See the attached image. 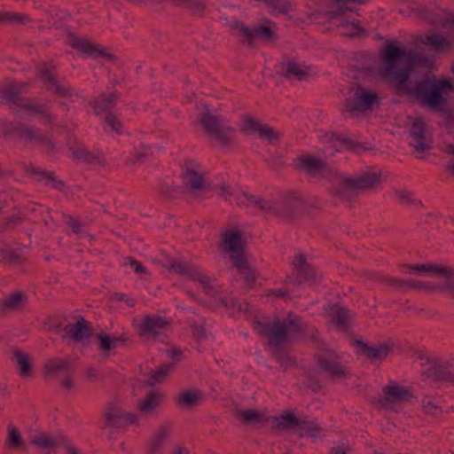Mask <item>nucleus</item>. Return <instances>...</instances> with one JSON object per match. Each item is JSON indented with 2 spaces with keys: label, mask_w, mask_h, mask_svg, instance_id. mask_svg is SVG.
<instances>
[{
  "label": "nucleus",
  "mask_w": 454,
  "mask_h": 454,
  "mask_svg": "<svg viewBox=\"0 0 454 454\" xmlns=\"http://www.w3.org/2000/svg\"><path fill=\"white\" fill-rule=\"evenodd\" d=\"M405 55L406 50L397 42L387 43L380 51L379 76L393 86L398 94L411 97L429 109L447 112L449 96L454 93V84L446 79H437L430 71L411 81V67L403 65V61Z\"/></svg>",
  "instance_id": "nucleus-1"
},
{
  "label": "nucleus",
  "mask_w": 454,
  "mask_h": 454,
  "mask_svg": "<svg viewBox=\"0 0 454 454\" xmlns=\"http://www.w3.org/2000/svg\"><path fill=\"white\" fill-rule=\"evenodd\" d=\"M409 273L416 276H433L442 280L433 283L427 280L408 279L407 290L426 294L442 293L454 298V264L433 262L423 263H409L403 266Z\"/></svg>",
  "instance_id": "nucleus-2"
},
{
  "label": "nucleus",
  "mask_w": 454,
  "mask_h": 454,
  "mask_svg": "<svg viewBox=\"0 0 454 454\" xmlns=\"http://www.w3.org/2000/svg\"><path fill=\"white\" fill-rule=\"evenodd\" d=\"M255 328L267 340L268 344L276 348L286 345L294 334L308 333L307 324L293 312L264 323L255 322Z\"/></svg>",
  "instance_id": "nucleus-3"
},
{
  "label": "nucleus",
  "mask_w": 454,
  "mask_h": 454,
  "mask_svg": "<svg viewBox=\"0 0 454 454\" xmlns=\"http://www.w3.org/2000/svg\"><path fill=\"white\" fill-rule=\"evenodd\" d=\"M380 104L379 92L360 82L351 84L342 106V114L351 119H360L376 111Z\"/></svg>",
  "instance_id": "nucleus-4"
},
{
  "label": "nucleus",
  "mask_w": 454,
  "mask_h": 454,
  "mask_svg": "<svg viewBox=\"0 0 454 454\" xmlns=\"http://www.w3.org/2000/svg\"><path fill=\"white\" fill-rule=\"evenodd\" d=\"M198 124L202 132L221 147H229L233 143L235 129L209 104L202 106Z\"/></svg>",
  "instance_id": "nucleus-5"
},
{
  "label": "nucleus",
  "mask_w": 454,
  "mask_h": 454,
  "mask_svg": "<svg viewBox=\"0 0 454 454\" xmlns=\"http://www.w3.org/2000/svg\"><path fill=\"white\" fill-rule=\"evenodd\" d=\"M231 27L239 42L249 48H255L258 42L274 43L278 38L277 24L265 17L254 27L237 20L231 24Z\"/></svg>",
  "instance_id": "nucleus-6"
},
{
  "label": "nucleus",
  "mask_w": 454,
  "mask_h": 454,
  "mask_svg": "<svg viewBox=\"0 0 454 454\" xmlns=\"http://www.w3.org/2000/svg\"><path fill=\"white\" fill-rule=\"evenodd\" d=\"M381 179V171H364L355 176L340 171L334 197L342 201H350L354 193L375 189Z\"/></svg>",
  "instance_id": "nucleus-7"
},
{
  "label": "nucleus",
  "mask_w": 454,
  "mask_h": 454,
  "mask_svg": "<svg viewBox=\"0 0 454 454\" xmlns=\"http://www.w3.org/2000/svg\"><path fill=\"white\" fill-rule=\"evenodd\" d=\"M179 177L184 194L194 196L208 190L207 172L196 160L188 159L181 164Z\"/></svg>",
  "instance_id": "nucleus-8"
},
{
  "label": "nucleus",
  "mask_w": 454,
  "mask_h": 454,
  "mask_svg": "<svg viewBox=\"0 0 454 454\" xmlns=\"http://www.w3.org/2000/svg\"><path fill=\"white\" fill-rule=\"evenodd\" d=\"M246 234L240 226L229 224L221 229L218 247L230 262L246 256Z\"/></svg>",
  "instance_id": "nucleus-9"
},
{
  "label": "nucleus",
  "mask_w": 454,
  "mask_h": 454,
  "mask_svg": "<svg viewBox=\"0 0 454 454\" xmlns=\"http://www.w3.org/2000/svg\"><path fill=\"white\" fill-rule=\"evenodd\" d=\"M297 168L312 177H321L328 181L330 192L333 196L335 195L340 171L330 167L325 160L313 156H301L297 159Z\"/></svg>",
  "instance_id": "nucleus-10"
},
{
  "label": "nucleus",
  "mask_w": 454,
  "mask_h": 454,
  "mask_svg": "<svg viewBox=\"0 0 454 454\" xmlns=\"http://www.w3.org/2000/svg\"><path fill=\"white\" fill-rule=\"evenodd\" d=\"M67 44L83 57L90 58L94 60L101 59L109 64H116L119 61L117 55L110 48L85 37L71 35Z\"/></svg>",
  "instance_id": "nucleus-11"
},
{
  "label": "nucleus",
  "mask_w": 454,
  "mask_h": 454,
  "mask_svg": "<svg viewBox=\"0 0 454 454\" xmlns=\"http://www.w3.org/2000/svg\"><path fill=\"white\" fill-rule=\"evenodd\" d=\"M413 398L411 390L405 386L389 381L381 388V393L376 404L382 410L399 412L402 403L410 402Z\"/></svg>",
  "instance_id": "nucleus-12"
},
{
  "label": "nucleus",
  "mask_w": 454,
  "mask_h": 454,
  "mask_svg": "<svg viewBox=\"0 0 454 454\" xmlns=\"http://www.w3.org/2000/svg\"><path fill=\"white\" fill-rule=\"evenodd\" d=\"M12 130L17 138L26 145H39L48 153L57 151V145L52 136L42 131L35 125L20 122L13 127Z\"/></svg>",
  "instance_id": "nucleus-13"
},
{
  "label": "nucleus",
  "mask_w": 454,
  "mask_h": 454,
  "mask_svg": "<svg viewBox=\"0 0 454 454\" xmlns=\"http://www.w3.org/2000/svg\"><path fill=\"white\" fill-rule=\"evenodd\" d=\"M57 68L53 60L43 61L36 66V75L53 95L66 98L74 97V90L60 82Z\"/></svg>",
  "instance_id": "nucleus-14"
},
{
  "label": "nucleus",
  "mask_w": 454,
  "mask_h": 454,
  "mask_svg": "<svg viewBox=\"0 0 454 454\" xmlns=\"http://www.w3.org/2000/svg\"><path fill=\"white\" fill-rule=\"evenodd\" d=\"M290 265L298 278V285L305 283L315 285L323 280V275L317 270L309 261V254L303 251H298L293 254Z\"/></svg>",
  "instance_id": "nucleus-15"
},
{
  "label": "nucleus",
  "mask_w": 454,
  "mask_h": 454,
  "mask_svg": "<svg viewBox=\"0 0 454 454\" xmlns=\"http://www.w3.org/2000/svg\"><path fill=\"white\" fill-rule=\"evenodd\" d=\"M323 2L320 10L309 9L307 12L309 19H312L317 14H322L329 20H338L348 13L355 12L353 5H363L365 0H321Z\"/></svg>",
  "instance_id": "nucleus-16"
},
{
  "label": "nucleus",
  "mask_w": 454,
  "mask_h": 454,
  "mask_svg": "<svg viewBox=\"0 0 454 454\" xmlns=\"http://www.w3.org/2000/svg\"><path fill=\"white\" fill-rule=\"evenodd\" d=\"M319 371L331 380H346L351 376L350 371L341 363L340 356L333 350L317 356Z\"/></svg>",
  "instance_id": "nucleus-17"
},
{
  "label": "nucleus",
  "mask_w": 454,
  "mask_h": 454,
  "mask_svg": "<svg viewBox=\"0 0 454 454\" xmlns=\"http://www.w3.org/2000/svg\"><path fill=\"white\" fill-rule=\"evenodd\" d=\"M103 418L105 427L107 428L138 427L140 425V417L137 413L127 411L115 403H110L106 407Z\"/></svg>",
  "instance_id": "nucleus-18"
},
{
  "label": "nucleus",
  "mask_w": 454,
  "mask_h": 454,
  "mask_svg": "<svg viewBox=\"0 0 454 454\" xmlns=\"http://www.w3.org/2000/svg\"><path fill=\"white\" fill-rule=\"evenodd\" d=\"M137 334L141 338H156L169 325L167 317L155 314H145L133 320Z\"/></svg>",
  "instance_id": "nucleus-19"
},
{
  "label": "nucleus",
  "mask_w": 454,
  "mask_h": 454,
  "mask_svg": "<svg viewBox=\"0 0 454 454\" xmlns=\"http://www.w3.org/2000/svg\"><path fill=\"white\" fill-rule=\"evenodd\" d=\"M416 15L433 26L452 27L454 14L446 9L434 7H418L414 9Z\"/></svg>",
  "instance_id": "nucleus-20"
},
{
  "label": "nucleus",
  "mask_w": 454,
  "mask_h": 454,
  "mask_svg": "<svg viewBox=\"0 0 454 454\" xmlns=\"http://www.w3.org/2000/svg\"><path fill=\"white\" fill-rule=\"evenodd\" d=\"M356 345L361 355L372 363L386 360L395 348V342L392 340L379 342L375 345H369L362 340H357Z\"/></svg>",
  "instance_id": "nucleus-21"
},
{
  "label": "nucleus",
  "mask_w": 454,
  "mask_h": 454,
  "mask_svg": "<svg viewBox=\"0 0 454 454\" xmlns=\"http://www.w3.org/2000/svg\"><path fill=\"white\" fill-rule=\"evenodd\" d=\"M410 136L411 145L418 153H424L432 147V137L427 124L421 119H412Z\"/></svg>",
  "instance_id": "nucleus-22"
},
{
  "label": "nucleus",
  "mask_w": 454,
  "mask_h": 454,
  "mask_svg": "<svg viewBox=\"0 0 454 454\" xmlns=\"http://www.w3.org/2000/svg\"><path fill=\"white\" fill-rule=\"evenodd\" d=\"M16 106L19 113L27 116L38 115L40 120L46 125H52L54 122L55 116L50 111L47 103L20 98Z\"/></svg>",
  "instance_id": "nucleus-23"
},
{
  "label": "nucleus",
  "mask_w": 454,
  "mask_h": 454,
  "mask_svg": "<svg viewBox=\"0 0 454 454\" xmlns=\"http://www.w3.org/2000/svg\"><path fill=\"white\" fill-rule=\"evenodd\" d=\"M302 417L295 410H284L279 414L271 417L270 424L275 431L297 434Z\"/></svg>",
  "instance_id": "nucleus-24"
},
{
  "label": "nucleus",
  "mask_w": 454,
  "mask_h": 454,
  "mask_svg": "<svg viewBox=\"0 0 454 454\" xmlns=\"http://www.w3.org/2000/svg\"><path fill=\"white\" fill-rule=\"evenodd\" d=\"M446 28L448 29L446 35L436 32H428L421 38V43L439 53L454 51V28Z\"/></svg>",
  "instance_id": "nucleus-25"
},
{
  "label": "nucleus",
  "mask_w": 454,
  "mask_h": 454,
  "mask_svg": "<svg viewBox=\"0 0 454 454\" xmlns=\"http://www.w3.org/2000/svg\"><path fill=\"white\" fill-rule=\"evenodd\" d=\"M280 72L286 79L302 82L312 76V66L294 59H288L280 63Z\"/></svg>",
  "instance_id": "nucleus-26"
},
{
  "label": "nucleus",
  "mask_w": 454,
  "mask_h": 454,
  "mask_svg": "<svg viewBox=\"0 0 454 454\" xmlns=\"http://www.w3.org/2000/svg\"><path fill=\"white\" fill-rule=\"evenodd\" d=\"M427 367L422 371L427 379L436 381L454 382V367L444 364L436 358H427Z\"/></svg>",
  "instance_id": "nucleus-27"
},
{
  "label": "nucleus",
  "mask_w": 454,
  "mask_h": 454,
  "mask_svg": "<svg viewBox=\"0 0 454 454\" xmlns=\"http://www.w3.org/2000/svg\"><path fill=\"white\" fill-rule=\"evenodd\" d=\"M326 318L330 325L338 332L348 333L351 329L352 312L340 305H331L326 309Z\"/></svg>",
  "instance_id": "nucleus-28"
},
{
  "label": "nucleus",
  "mask_w": 454,
  "mask_h": 454,
  "mask_svg": "<svg viewBox=\"0 0 454 454\" xmlns=\"http://www.w3.org/2000/svg\"><path fill=\"white\" fill-rule=\"evenodd\" d=\"M325 138L327 142L335 146V150L339 153L348 151L359 154L369 150V147L365 144L356 141L348 136L335 132L326 133Z\"/></svg>",
  "instance_id": "nucleus-29"
},
{
  "label": "nucleus",
  "mask_w": 454,
  "mask_h": 454,
  "mask_svg": "<svg viewBox=\"0 0 454 454\" xmlns=\"http://www.w3.org/2000/svg\"><path fill=\"white\" fill-rule=\"evenodd\" d=\"M12 362L17 373L21 379L32 378L35 374V362L33 356L21 349L12 350Z\"/></svg>",
  "instance_id": "nucleus-30"
},
{
  "label": "nucleus",
  "mask_w": 454,
  "mask_h": 454,
  "mask_svg": "<svg viewBox=\"0 0 454 454\" xmlns=\"http://www.w3.org/2000/svg\"><path fill=\"white\" fill-rule=\"evenodd\" d=\"M73 157L86 164L106 168L108 164L104 153L98 150H89L83 146H74L71 148Z\"/></svg>",
  "instance_id": "nucleus-31"
},
{
  "label": "nucleus",
  "mask_w": 454,
  "mask_h": 454,
  "mask_svg": "<svg viewBox=\"0 0 454 454\" xmlns=\"http://www.w3.org/2000/svg\"><path fill=\"white\" fill-rule=\"evenodd\" d=\"M163 401V394L160 391L151 390L145 394L137 403L139 416H153L158 411Z\"/></svg>",
  "instance_id": "nucleus-32"
},
{
  "label": "nucleus",
  "mask_w": 454,
  "mask_h": 454,
  "mask_svg": "<svg viewBox=\"0 0 454 454\" xmlns=\"http://www.w3.org/2000/svg\"><path fill=\"white\" fill-rule=\"evenodd\" d=\"M61 333L64 339L82 341L90 336V323L83 317H79L75 322L65 325Z\"/></svg>",
  "instance_id": "nucleus-33"
},
{
  "label": "nucleus",
  "mask_w": 454,
  "mask_h": 454,
  "mask_svg": "<svg viewBox=\"0 0 454 454\" xmlns=\"http://www.w3.org/2000/svg\"><path fill=\"white\" fill-rule=\"evenodd\" d=\"M71 363L68 359L52 357L43 364V375L45 379H57L70 372Z\"/></svg>",
  "instance_id": "nucleus-34"
},
{
  "label": "nucleus",
  "mask_w": 454,
  "mask_h": 454,
  "mask_svg": "<svg viewBox=\"0 0 454 454\" xmlns=\"http://www.w3.org/2000/svg\"><path fill=\"white\" fill-rule=\"evenodd\" d=\"M304 204L303 199L296 193L286 195L278 207V215L277 217L282 219H293L297 210Z\"/></svg>",
  "instance_id": "nucleus-35"
},
{
  "label": "nucleus",
  "mask_w": 454,
  "mask_h": 454,
  "mask_svg": "<svg viewBox=\"0 0 454 454\" xmlns=\"http://www.w3.org/2000/svg\"><path fill=\"white\" fill-rule=\"evenodd\" d=\"M237 419L245 426L261 427L270 423L271 417L256 409H247L237 411Z\"/></svg>",
  "instance_id": "nucleus-36"
},
{
  "label": "nucleus",
  "mask_w": 454,
  "mask_h": 454,
  "mask_svg": "<svg viewBox=\"0 0 454 454\" xmlns=\"http://www.w3.org/2000/svg\"><path fill=\"white\" fill-rule=\"evenodd\" d=\"M28 297L24 291H14L0 300V311L13 312L22 309Z\"/></svg>",
  "instance_id": "nucleus-37"
},
{
  "label": "nucleus",
  "mask_w": 454,
  "mask_h": 454,
  "mask_svg": "<svg viewBox=\"0 0 454 454\" xmlns=\"http://www.w3.org/2000/svg\"><path fill=\"white\" fill-rule=\"evenodd\" d=\"M231 265L236 269L238 274L241 277L244 283L252 288L256 281V271L252 267L246 256L231 262Z\"/></svg>",
  "instance_id": "nucleus-38"
},
{
  "label": "nucleus",
  "mask_w": 454,
  "mask_h": 454,
  "mask_svg": "<svg viewBox=\"0 0 454 454\" xmlns=\"http://www.w3.org/2000/svg\"><path fill=\"white\" fill-rule=\"evenodd\" d=\"M119 96L117 92L102 93L98 98H94L90 103L96 115H100L106 112L108 109L114 107L117 102Z\"/></svg>",
  "instance_id": "nucleus-39"
},
{
  "label": "nucleus",
  "mask_w": 454,
  "mask_h": 454,
  "mask_svg": "<svg viewBox=\"0 0 454 454\" xmlns=\"http://www.w3.org/2000/svg\"><path fill=\"white\" fill-rule=\"evenodd\" d=\"M202 398L199 389L182 390L176 397L175 402L182 409L191 410L195 407Z\"/></svg>",
  "instance_id": "nucleus-40"
},
{
  "label": "nucleus",
  "mask_w": 454,
  "mask_h": 454,
  "mask_svg": "<svg viewBox=\"0 0 454 454\" xmlns=\"http://www.w3.org/2000/svg\"><path fill=\"white\" fill-rule=\"evenodd\" d=\"M27 83H19L13 81H9L0 86V100L5 102H12L15 105L19 102V95L21 90L27 86Z\"/></svg>",
  "instance_id": "nucleus-41"
},
{
  "label": "nucleus",
  "mask_w": 454,
  "mask_h": 454,
  "mask_svg": "<svg viewBox=\"0 0 454 454\" xmlns=\"http://www.w3.org/2000/svg\"><path fill=\"white\" fill-rule=\"evenodd\" d=\"M29 443L36 449L51 451L58 446L57 439L51 434L36 432L29 438Z\"/></svg>",
  "instance_id": "nucleus-42"
},
{
  "label": "nucleus",
  "mask_w": 454,
  "mask_h": 454,
  "mask_svg": "<svg viewBox=\"0 0 454 454\" xmlns=\"http://www.w3.org/2000/svg\"><path fill=\"white\" fill-rule=\"evenodd\" d=\"M169 433L170 427L168 426H162L155 432L149 443V454H162L163 444Z\"/></svg>",
  "instance_id": "nucleus-43"
},
{
  "label": "nucleus",
  "mask_w": 454,
  "mask_h": 454,
  "mask_svg": "<svg viewBox=\"0 0 454 454\" xmlns=\"http://www.w3.org/2000/svg\"><path fill=\"white\" fill-rule=\"evenodd\" d=\"M5 447L11 450H21L26 447V442L20 432L12 425L8 426L7 427Z\"/></svg>",
  "instance_id": "nucleus-44"
},
{
  "label": "nucleus",
  "mask_w": 454,
  "mask_h": 454,
  "mask_svg": "<svg viewBox=\"0 0 454 454\" xmlns=\"http://www.w3.org/2000/svg\"><path fill=\"white\" fill-rule=\"evenodd\" d=\"M301 427H299V430L297 432V434L300 437H310V438H321L323 434V428L322 427L317 424L315 421L308 420L303 416L302 419L301 421Z\"/></svg>",
  "instance_id": "nucleus-45"
},
{
  "label": "nucleus",
  "mask_w": 454,
  "mask_h": 454,
  "mask_svg": "<svg viewBox=\"0 0 454 454\" xmlns=\"http://www.w3.org/2000/svg\"><path fill=\"white\" fill-rule=\"evenodd\" d=\"M338 30L342 35L348 37L361 36L364 34V29L360 26L358 21H350L341 20L337 26Z\"/></svg>",
  "instance_id": "nucleus-46"
},
{
  "label": "nucleus",
  "mask_w": 454,
  "mask_h": 454,
  "mask_svg": "<svg viewBox=\"0 0 454 454\" xmlns=\"http://www.w3.org/2000/svg\"><path fill=\"white\" fill-rule=\"evenodd\" d=\"M262 125L263 123L251 114H243L241 116L240 131L245 134L258 135Z\"/></svg>",
  "instance_id": "nucleus-47"
},
{
  "label": "nucleus",
  "mask_w": 454,
  "mask_h": 454,
  "mask_svg": "<svg viewBox=\"0 0 454 454\" xmlns=\"http://www.w3.org/2000/svg\"><path fill=\"white\" fill-rule=\"evenodd\" d=\"M217 196L224 201H231L236 196L235 187L227 181H220L213 188Z\"/></svg>",
  "instance_id": "nucleus-48"
},
{
  "label": "nucleus",
  "mask_w": 454,
  "mask_h": 454,
  "mask_svg": "<svg viewBox=\"0 0 454 454\" xmlns=\"http://www.w3.org/2000/svg\"><path fill=\"white\" fill-rule=\"evenodd\" d=\"M255 207L264 215H270L277 216L278 215V203L270 199H266L263 197H259V200L256 202Z\"/></svg>",
  "instance_id": "nucleus-49"
},
{
  "label": "nucleus",
  "mask_w": 454,
  "mask_h": 454,
  "mask_svg": "<svg viewBox=\"0 0 454 454\" xmlns=\"http://www.w3.org/2000/svg\"><path fill=\"white\" fill-rule=\"evenodd\" d=\"M172 367L170 365H160L149 373V378L145 380V384L149 387L160 383L168 374Z\"/></svg>",
  "instance_id": "nucleus-50"
},
{
  "label": "nucleus",
  "mask_w": 454,
  "mask_h": 454,
  "mask_svg": "<svg viewBox=\"0 0 454 454\" xmlns=\"http://www.w3.org/2000/svg\"><path fill=\"white\" fill-rule=\"evenodd\" d=\"M258 137L261 139L266 140L270 145H275L279 143L281 135L280 133L274 128L263 124L258 133Z\"/></svg>",
  "instance_id": "nucleus-51"
},
{
  "label": "nucleus",
  "mask_w": 454,
  "mask_h": 454,
  "mask_svg": "<svg viewBox=\"0 0 454 454\" xmlns=\"http://www.w3.org/2000/svg\"><path fill=\"white\" fill-rule=\"evenodd\" d=\"M0 256L4 262L9 264H19L22 262V256L20 251L9 247L0 248Z\"/></svg>",
  "instance_id": "nucleus-52"
},
{
  "label": "nucleus",
  "mask_w": 454,
  "mask_h": 454,
  "mask_svg": "<svg viewBox=\"0 0 454 454\" xmlns=\"http://www.w3.org/2000/svg\"><path fill=\"white\" fill-rule=\"evenodd\" d=\"M104 122L109 128L110 131L116 133L117 135H122L123 123L114 113L107 112L105 116Z\"/></svg>",
  "instance_id": "nucleus-53"
},
{
  "label": "nucleus",
  "mask_w": 454,
  "mask_h": 454,
  "mask_svg": "<svg viewBox=\"0 0 454 454\" xmlns=\"http://www.w3.org/2000/svg\"><path fill=\"white\" fill-rule=\"evenodd\" d=\"M174 3L189 9L193 13H201L206 9V5L201 0H174Z\"/></svg>",
  "instance_id": "nucleus-54"
},
{
  "label": "nucleus",
  "mask_w": 454,
  "mask_h": 454,
  "mask_svg": "<svg viewBox=\"0 0 454 454\" xmlns=\"http://www.w3.org/2000/svg\"><path fill=\"white\" fill-rule=\"evenodd\" d=\"M98 348L101 351H110L116 348L117 339H114L107 333H99L97 335Z\"/></svg>",
  "instance_id": "nucleus-55"
},
{
  "label": "nucleus",
  "mask_w": 454,
  "mask_h": 454,
  "mask_svg": "<svg viewBox=\"0 0 454 454\" xmlns=\"http://www.w3.org/2000/svg\"><path fill=\"white\" fill-rule=\"evenodd\" d=\"M33 173L41 176L43 179L46 180V184L55 190L63 191L66 187L65 183L57 180L51 173L39 171H33Z\"/></svg>",
  "instance_id": "nucleus-56"
},
{
  "label": "nucleus",
  "mask_w": 454,
  "mask_h": 454,
  "mask_svg": "<svg viewBox=\"0 0 454 454\" xmlns=\"http://www.w3.org/2000/svg\"><path fill=\"white\" fill-rule=\"evenodd\" d=\"M167 268L168 270L175 272L178 275L187 276L188 271H190L192 267L177 260H171Z\"/></svg>",
  "instance_id": "nucleus-57"
},
{
  "label": "nucleus",
  "mask_w": 454,
  "mask_h": 454,
  "mask_svg": "<svg viewBox=\"0 0 454 454\" xmlns=\"http://www.w3.org/2000/svg\"><path fill=\"white\" fill-rule=\"evenodd\" d=\"M31 21L30 18L22 13H16V12H7V15L5 17V22L10 24H19V25H24L27 23H29Z\"/></svg>",
  "instance_id": "nucleus-58"
},
{
  "label": "nucleus",
  "mask_w": 454,
  "mask_h": 454,
  "mask_svg": "<svg viewBox=\"0 0 454 454\" xmlns=\"http://www.w3.org/2000/svg\"><path fill=\"white\" fill-rule=\"evenodd\" d=\"M192 335L193 337L198 340H204L207 338V333L205 327V321L201 320L200 322L193 323L192 325Z\"/></svg>",
  "instance_id": "nucleus-59"
},
{
  "label": "nucleus",
  "mask_w": 454,
  "mask_h": 454,
  "mask_svg": "<svg viewBox=\"0 0 454 454\" xmlns=\"http://www.w3.org/2000/svg\"><path fill=\"white\" fill-rule=\"evenodd\" d=\"M422 408L424 411L431 416H436L439 413H441L442 410L440 406L435 404L432 400L430 399H425L422 402Z\"/></svg>",
  "instance_id": "nucleus-60"
},
{
  "label": "nucleus",
  "mask_w": 454,
  "mask_h": 454,
  "mask_svg": "<svg viewBox=\"0 0 454 454\" xmlns=\"http://www.w3.org/2000/svg\"><path fill=\"white\" fill-rule=\"evenodd\" d=\"M186 277H188L192 281L199 283L200 286H202L203 284H206V281L209 278L193 267H192L190 271H188V274Z\"/></svg>",
  "instance_id": "nucleus-61"
},
{
  "label": "nucleus",
  "mask_w": 454,
  "mask_h": 454,
  "mask_svg": "<svg viewBox=\"0 0 454 454\" xmlns=\"http://www.w3.org/2000/svg\"><path fill=\"white\" fill-rule=\"evenodd\" d=\"M433 65L432 59L426 56H416L411 59V67H423L426 68H430Z\"/></svg>",
  "instance_id": "nucleus-62"
},
{
  "label": "nucleus",
  "mask_w": 454,
  "mask_h": 454,
  "mask_svg": "<svg viewBox=\"0 0 454 454\" xmlns=\"http://www.w3.org/2000/svg\"><path fill=\"white\" fill-rule=\"evenodd\" d=\"M446 152L452 155V158L448 161L446 169L448 173L454 177V145H448L446 146Z\"/></svg>",
  "instance_id": "nucleus-63"
},
{
  "label": "nucleus",
  "mask_w": 454,
  "mask_h": 454,
  "mask_svg": "<svg viewBox=\"0 0 454 454\" xmlns=\"http://www.w3.org/2000/svg\"><path fill=\"white\" fill-rule=\"evenodd\" d=\"M351 447L348 444L341 443L331 448L329 454H348Z\"/></svg>",
  "instance_id": "nucleus-64"
}]
</instances>
